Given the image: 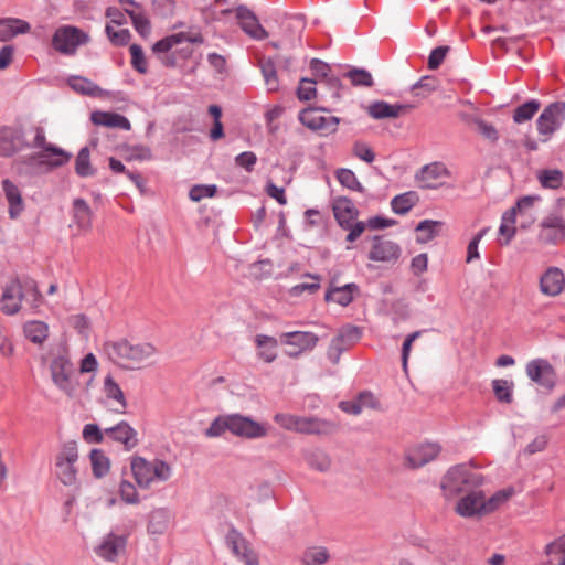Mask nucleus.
<instances>
[{"label":"nucleus","mask_w":565,"mask_h":565,"mask_svg":"<svg viewBox=\"0 0 565 565\" xmlns=\"http://www.w3.org/2000/svg\"><path fill=\"white\" fill-rule=\"evenodd\" d=\"M23 287L19 278L12 279L3 288L0 298V309L7 316H13L21 310L23 301Z\"/></svg>","instance_id":"nucleus-13"},{"label":"nucleus","mask_w":565,"mask_h":565,"mask_svg":"<svg viewBox=\"0 0 565 565\" xmlns=\"http://www.w3.org/2000/svg\"><path fill=\"white\" fill-rule=\"evenodd\" d=\"M2 192L8 202V214L11 220H17L25 209L20 188L10 179L1 181Z\"/></svg>","instance_id":"nucleus-19"},{"label":"nucleus","mask_w":565,"mask_h":565,"mask_svg":"<svg viewBox=\"0 0 565 565\" xmlns=\"http://www.w3.org/2000/svg\"><path fill=\"white\" fill-rule=\"evenodd\" d=\"M450 51V47L447 45L437 46L431 50L428 56V68L437 70L444 62L447 53Z\"/></svg>","instance_id":"nucleus-64"},{"label":"nucleus","mask_w":565,"mask_h":565,"mask_svg":"<svg viewBox=\"0 0 565 565\" xmlns=\"http://www.w3.org/2000/svg\"><path fill=\"white\" fill-rule=\"evenodd\" d=\"M23 333L34 344H42L49 337V326L39 320L26 321L23 326Z\"/></svg>","instance_id":"nucleus-37"},{"label":"nucleus","mask_w":565,"mask_h":565,"mask_svg":"<svg viewBox=\"0 0 565 565\" xmlns=\"http://www.w3.org/2000/svg\"><path fill=\"white\" fill-rule=\"evenodd\" d=\"M359 291L360 288L355 282H349L343 286H334L333 282H331L324 294V300L326 302H334L347 307L353 301Z\"/></svg>","instance_id":"nucleus-24"},{"label":"nucleus","mask_w":565,"mask_h":565,"mask_svg":"<svg viewBox=\"0 0 565 565\" xmlns=\"http://www.w3.org/2000/svg\"><path fill=\"white\" fill-rule=\"evenodd\" d=\"M335 178L339 183L351 191H356L360 193L365 192V188L358 180L355 173L351 169L340 168L335 171Z\"/></svg>","instance_id":"nucleus-44"},{"label":"nucleus","mask_w":565,"mask_h":565,"mask_svg":"<svg viewBox=\"0 0 565 565\" xmlns=\"http://www.w3.org/2000/svg\"><path fill=\"white\" fill-rule=\"evenodd\" d=\"M413 108L411 104H390L385 100H375L367 106V114L376 120L397 118L402 113Z\"/></svg>","instance_id":"nucleus-23"},{"label":"nucleus","mask_w":565,"mask_h":565,"mask_svg":"<svg viewBox=\"0 0 565 565\" xmlns=\"http://www.w3.org/2000/svg\"><path fill=\"white\" fill-rule=\"evenodd\" d=\"M131 65L140 74H146L148 71L147 62L142 47L139 44L130 46Z\"/></svg>","instance_id":"nucleus-56"},{"label":"nucleus","mask_w":565,"mask_h":565,"mask_svg":"<svg viewBox=\"0 0 565 565\" xmlns=\"http://www.w3.org/2000/svg\"><path fill=\"white\" fill-rule=\"evenodd\" d=\"M541 102L539 99H529L519 105L513 111V121L518 125L524 124L533 118L540 110Z\"/></svg>","instance_id":"nucleus-40"},{"label":"nucleus","mask_w":565,"mask_h":565,"mask_svg":"<svg viewBox=\"0 0 565 565\" xmlns=\"http://www.w3.org/2000/svg\"><path fill=\"white\" fill-rule=\"evenodd\" d=\"M203 41L204 39L200 33L190 34L186 32H179L157 41L152 46V51L154 53H168L174 45L184 42L191 44H202Z\"/></svg>","instance_id":"nucleus-26"},{"label":"nucleus","mask_w":565,"mask_h":565,"mask_svg":"<svg viewBox=\"0 0 565 565\" xmlns=\"http://www.w3.org/2000/svg\"><path fill=\"white\" fill-rule=\"evenodd\" d=\"M172 475L171 467L163 460L156 459L152 462V481H167Z\"/></svg>","instance_id":"nucleus-61"},{"label":"nucleus","mask_w":565,"mask_h":565,"mask_svg":"<svg viewBox=\"0 0 565 565\" xmlns=\"http://www.w3.org/2000/svg\"><path fill=\"white\" fill-rule=\"evenodd\" d=\"M324 108L308 107L298 115L299 121L312 131H320L323 135L333 134L338 129L340 118L335 116H322Z\"/></svg>","instance_id":"nucleus-7"},{"label":"nucleus","mask_w":565,"mask_h":565,"mask_svg":"<svg viewBox=\"0 0 565 565\" xmlns=\"http://www.w3.org/2000/svg\"><path fill=\"white\" fill-rule=\"evenodd\" d=\"M226 430L230 431L228 415L218 416L211 423L210 427L205 430V436L211 438L220 437Z\"/></svg>","instance_id":"nucleus-55"},{"label":"nucleus","mask_w":565,"mask_h":565,"mask_svg":"<svg viewBox=\"0 0 565 565\" xmlns=\"http://www.w3.org/2000/svg\"><path fill=\"white\" fill-rule=\"evenodd\" d=\"M78 460L77 443L68 440L63 444L56 457V477L64 486H73L77 480L75 463Z\"/></svg>","instance_id":"nucleus-5"},{"label":"nucleus","mask_w":565,"mask_h":565,"mask_svg":"<svg viewBox=\"0 0 565 565\" xmlns=\"http://www.w3.org/2000/svg\"><path fill=\"white\" fill-rule=\"evenodd\" d=\"M441 447L437 443H423L411 448L406 452V460L411 468L417 469L433 461L440 452Z\"/></svg>","instance_id":"nucleus-16"},{"label":"nucleus","mask_w":565,"mask_h":565,"mask_svg":"<svg viewBox=\"0 0 565 565\" xmlns=\"http://www.w3.org/2000/svg\"><path fill=\"white\" fill-rule=\"evenodd\" d=\"M90 119L95 125L98 126L120 128L127 131L131 129L129 119L126 116L117 113L97 110L92 113Z\"/></svg>","instance_id":"nucleus-30"},{"label":"nucleus","mask_w":565,"mask_h":565,"mask_svg":"<svg viewBox=\"0 0 565 565\" xmlns=\"http://www.w3.org/2000/svg\"><path fill=\"white\" fill-rule=\"evenodd\" d=\"M318 79L303 77L300 79L299 86L297 88V97L299 100H310L317 95V85Z\"/></svg>","instance_id":"nucleus-53"},{"label":"nucleus","mask_w":565,"mask_h":565,"mask_svg":"<svg viewBox=\"0 0 565 565\" xmlns=\"http://www.w3.org/2000/svg\"><path fill=\"white\" fill-rule=\"evenodd\" d=\"M526 375L536 384L553 388L555 385V372L552 364L545 359H534L526 364Z\"/></svg>","instance_id":"nucleus-14"},{"label":"nucleus","mask_w":565,"mask_h":565,"mask_svg":"<svg viewBox=\"0 0 565 565\" xmlns=\"http://www.w3.org/2000/svg\"><path fill=\"white\" fill-rule=\"evenodd\" d=\"M260 72L268 90L276 92L279 88V82L274 61L271 58L262 61Z\"/></svg>","instance_id":"nucleus-48"},{"label":"nucleus","mask_w":565,"mask_h":565,"mask_svg":"<svg viewBox=\"0 0 565 565\" xmlns=\"http://www.w3.org/2000/svg\"><path fill=\"white\" fill-rule=\"evenodd\" d=\"M306 461L311 468L320 472H326L331 467V459L322 449H313L308 451L306 454Z\"/></svg>","instance_id":"nucleus-46"},{"label":"nucleus","mask_w":565,"mask_h":565,"mask_svg":"<svg viewBox=\"0 0 565 565\" xmlns=\"http://www.w3.org/2000/svg\"><path fill=\"white\" fill-rule=\"evenodd\" d=\"M126 543L125 536L110 533L96 548V553L102 558L113 562L117 558L118 554L125 550Z\"/></svg>","instance_id":"nucleus-29"},{"label":"nucleus","mask_w":565,"mask_h":565,"mask_svg":"<svg viewBox=\"0 0 565 565\" xmlns=\"http://www.w3.org/2000/svg\"><path fill=\"white\" fill-rule=\"evenodd\" d=\"M565 122V102L557 100L544 107L536 119V130L542 141H548Z\"/></svg>","instance_id":"nucleus-4"},{"label":"nucleus","mask_w":565,"mask_h":565,"mask_svg":"<svg viewBox=\"0 0 565 565\" xmlns=\"http://www.w3.org/2000/svg\"><path fill=\"white\" fill-rule=\"evenodd\" d=\"M31 30L28 21L19 18L0 19V42H8L19 34H26Z\"/></svg>","instance_id":"nucleus-28"},{"label":"nucleus","mask_w":565,"mask_h":565,"mask_svg":"<svg viewBox=\"0 0 565 565\" xmlns=\"http://www.w3.org/2000/svg\"><path fill=\"white\" fill-rule=\"evenodd\" d=\"M236 19L239 22L242 30L255 40H264L268 36L267 31L259 23L255 12L244 4H241L235 10Z\"/></svg>","instance_id":"nucleus-17"},{"label":"nucleus","mask_w":565,"mask_h":565,"mask_svg":"<svg viewBox=\"0 0 565 565\" xmlns=\"http://www.w3.org/2000/svg\"><path fill=\"white\" fill-rule=\"evenodd\" d=\"M487 501L481 490L473 489L462 497L456 507V511L463 518H471L476 514L489 513Z\"/></svg>","instance_id":"nucleus-15"},{"label":"nucleus","mask_w":565,"mask_h":565,"mask_svg":"<svg viewBox=\"0 0 565 565\" xmlns=\"http://www.w3.org/2000/svg\"><path fill=\"white\" fill-rule=\"evenodd\" d=\"M89 41L87 33L72 25H63L55 30L52 38L53 47L64 54L73 55L78 46Z\"/></svg>","instance_id":"nucleus-6"},{"label":"nucleus","mask_w":565,"mask_h":565,"mask_svg":"<svg viewBox=\"0 0 565 565\" xmlns=\"http://www.w3.org/2000/svg\"><path fill=\"white\" fill-rule=\"evenodd\" d=\"M483 481L481 473L473 471L469 465L459 463L446 472L441 481V490L446 497H452L478 489Z\"/></svg>","instance_id":"nucleus-1"},{"label":"nucleus","mask_w":565,"mask_h":565,"mask_svg":"<svg viewBox=\"0 0 565 565\" xmlns=\"http://www.w3.org/2000/svg\"><path fill=\"white\" fill-rule=\"evenodd\" d=\"M131 472L140 488H148L152 482V462L143 457L136 456L131 459Z\"/></svg>","instance_id":"nucleus-31"},{"label":"nucleus","mask_w":565,"mask_h":565,"mask_svg":"<svg viewBox=\"0 0 565 565\" xmlns=\"http://www.w3.org/2000/svg\"><path fill=\"white\" fill-rule=\"evenodd\" d=\"M362 335V330L358 326L345 324L340 330L337 337H334L342 344L348 345V349L356 343Z\"/></svg>","instance_id":"nucleus-51"},{"label":"nucleus","mask_w":565,"mask_h":565,"mask_svg":"<svg viewBox=\"0 0 565 565\" xmlns=\"http://www.w3.org/2000/svg\"><path fill=\"white\" fill-rule=\"evenodd\" d=\"M23 287V300L30 306L32 312H38L43 303V296L39 290L38 282L29 277L21 279Z\"/></svg>","instance_id":"nucleus-33"},{"label":"nucleus","mask_w":565,"mask_h":565,"mask_svg":"<svg viewBox=\"0 0 565 565\" xmlns=\"http://www.w3.org/2000/svg\"><path fill=\"white\" fill-rule=\"evenodd\" d=\"M92 470L95 478L105 477L110 469V459L102 449H93L89 454Z\"/></svg>","instance_id":"nucleus-43"},{"label":"nucleus","mask_w":565,"mask_h":565,"mask_svg":"<svg viewBox=\"0 0 565 565\" xmlns=\"http://www.w3.org/2000/svg\"><path fill=\"white\" fill-rule=\"evenodd\" d=\"M417 194L413 191H408L395 195L391 201V207L395 214L404 215L412 210V207L417 203Z\"/></svg>","instance_id":"nucleus-42"},{"label":"nucleus","mask_w":565,"mask_h":565,"mask_svg":"<svg viewBox=\"0 0 565 565\" xmlns=\"http://www.w3.org/2000/svg\"><path fill=\"white\" fill-rule=\"evenodd\" d=\"M448 175L447 168L439 163L434 162L430 164H426L416 173V180L423 182V188L425 189H436L437 184L431 183L430 180H437L441 177Z\"/></svg>","instance_id":"nucleus-32"},{"label":"nucleus","mask_w":565,"mask_h":565,"mask_svg":"<svg viewBox=\"0 0 565 565\" xmlns=\"http://www.w3.org/2000/svg\"><path fill=\"white\" fill-rule=\"evenodd\" d=\"M306 276L311 277L316 281L315 282H301V284L295 285L290 289L291 296L299 297L305 291H308L309 294H315L316 291H318L320 289V282H319L320 276L319 275L307 274Z\"/></svg>","instance_id":"nucleus-57"},{"label":"nucleus","mask_w":565,"mask_h":565,"mask_svg":"<svg viewBox=\"0 0 565 565\" xmlns=\"http://www.w3.org/2000/svg\"><path fill=\"white\" fill-rule=\"evenodd\" d=\"M344 76L351 81L353 86L371 87L374 83L372 74L365 68L352 67L344 73Z\"/></svg>","instance_id":"nucleus-50"},{"label":"nucleus","mask_w":565,"mask_h":565,"mask_svg":"<svg viewBox=\"0 0 565 565\" xmlns=\"http://www.w3.org/2000/svg\"><path fill=\"white\" fill-rule=\"evenodd\" d=\"M492 390L494 392V395L497 399L501 403L510 404L513 399L512 393H513V382L503 380V379H497L492 381Z\"/></svg>","instance_id":"nucleus-49"},{"label":"nucleus","mask_w":565,"mask_h":565,"mask_svg":"<svg viewBox=\"0 0 565 565\" xmlns=\"http://www.w3.org/2000/svg\"><path fill=\"white\" fill-rule=\"evenodd\" d=\"M565 287L564 273L558 267H550L540 278V290L543 295L558 296Z\"/></svg>","instance_id":"nucleus-22"},{"label":"nucleus","mask_w":565,"mask_h":565,"mask_svg":"<svg viewBox=\"0 0 565 565\" xmlns=\"http://www.w3.org/2000/svg\"><path fill=\"white\" fill-rule=\"evenodd\" d=\"M50 369L54 384L68 396H73L76 387L71 380V362L66 358L58 355L52 360Z\"/></svg>","instance_id":"nucleus-12"},{"label":"nucleus","mask_w":565,"mask_h":565,"mask_svg":"<svg viewBox=\"0 0 565 565\" xmlns=\"http://www.w3.org/2000/svg\"><path fill=\"white\" fill-rule=\"evenodd\" d=\"M513 493V488H505L497 491L490 499L487 500V509L490 510V512L494 511L500 507V504L510 499Z\"/></svg>","instance_id":"nucleus-63"},{"label":"nucleus","mask_w":565,"mask_h":565,"mask_svg":"<svg viewBox=\"0 0 565 565\" xmlns=\"http://www.w3.org/2000/svg\"><path fill=\"white\" fill-rule=\"evenodd\" d=\"M126 13L130 17L135 30L143 38L148 36L151 32V24L148 18L135 10L125 9Z\"/></svg>","instance_id":"nucleus-52"},{"label":"nucleus","mask_w":565,"mask_h":565,"mask_svg":"<svg viewBox=\"0 0 565 565\" xmlns=\"http://www.w3.org/2000/svg\"><path fill=\"white\" fill-rule=\"evenodd\" d=\"M401 255V247L392 241H385L382 236L373 237V246L369 253V259L374 262L396 260Z\"/></svg>","instance_id":"nucleus-20"},{"label":"nucleus","mask_w":565,"mask_h":565,"mask_svg":"<svg viewBox=\"0 0 565 565\" xmlns=\"http://www.w3.org/2000/svg\"><path fill=\"white\" fill-rule=\"evenodd\" d=\"M105 31L110 42L118 46L128 44L131 36L128 29L115 30L113 26L106 25Z\"/></svg>","instance_id":"nucleus-58"},{"label":"nucleus","mask_w":565,"mask_h":565,"mask_svg":"<svg viewBox=\"0 0 565 565\" xmlns=\"http://www.w3.org/2000/svg\"><path fill=\"white\" fill-rule=\"evenodd\" d=\"M105 435L113 441L124 445L126 450H131L138 445V434L126 420H120L115 426L105 428Z\"/></svg>","instance_id":"nucleus-18"},{"label":"nucleus","mask_w":565,"mask_h":565,"mask_svg":"<svg viewBox=\"0 0 565 565\" xmlns=\"http://www.w3.org/2000/svg\"><path fill=\"white\" fill-rule=\"evenodd\" d=\"M230 431L241 438L258 439L268 435V426L266 424L254 420L249 416L241 414H228Z\"/></svg>","instance_id":"nucleus-8"},{"label":"nucleus","mask_w":565,"mask_h":565,"mask_svg":"<svg viewBox=\"0 0 565 565\" xmlns=\"http://www.w3.org/2000/svg\"><path fill=\"white\" fill-rule=\"evenodd\" d=\"M75 172L82 178L92 177L96 173V169L90 164V153L88 147H83L75 160Z\"/></svg>","instance_id":"nucleus-45"},{"label":"nucleus","mask_w":565,"mask_h":565,"mask_svg":"<svg viewBox=\"0 0 565 565\" xmlns=\"http://www.w3.org/2000/svg\"><path fill=\"white\" fill-rule=\"evenodd\" d=\"M334 218L341 228H348L350 223L356 221L359 211L348 196H339L332 201Z\"/></svg>","instance_id":"nucleus-21"},{"label":"nucleus","mask_w":565,"mask_h":565,"mask_svg":"<svg viewBox=\"0 0 565 565\" xmlns=\"http://www.w3.org/2000/svg\"><path fill=\"white\" fill-rule=\"evenodd\" d=\"M473 122L477 125L479 132L486 139L490 140L491 142H495L499 140V132L492 124H490L481 118H475Z\"/></svg>","instance_id":"nucleus-62"},{"label":"nucleus","mask_w":565,"mask_h":565,"mask_svg":"<svg viewBox=\"0 0 565 565\" xmlns=\"http://www.w3.org/2000/svg\"><path fill=\"white\" fill-rule=\"evenodd\" d=\"M104 392L109 399L118 403L119 407L115 408L118 414H125L127 401L120 386L115 382L111 375H107L104 381Z\"/></svg>","instance_id":"nucleus-38"},{"label":"nucleus","mask_w":565,"mask_h":565,"mask_svg":"<svg viewBox=\"0 0 565 565\" xmlns=\"http://www.w3.org/2000/svg\"><path fill=\"white\" fill-rule=\"evenodd\" d=\"M119 493L121 500L128 504H137L139 502V495L135 486L127 480L120 482Z\"/></svg>","instance_id":"nucleus-59"},{"label":"nucleus","mask_w":565,"mask_h":565,"mask_svg":"<svg viewBox=\"0 0 565 565\" xmlns=\"http://www.w3.org/2000/svg\"><path fill=\"white\" fill-rule=\"evenodd\" d=\"M105 349L110 360L115 363L121 364L127 362L125 364L126 367H134L135 364L143 362L156 352L151 343L132 344L127 340L107 343Z\"/></svg>","instance_id":"nucleus-2"},{"label":"nucleus","mask_w":565,"mask_h":565,"mask_svg":"<svg viewBox=\"0 0 565 565\" xmlns=\"http://www.w3.org/2000/svg\"><path fill=\"white\" fill-rule=\"evenodd\" d=\"M30 147L42 149L41 152L33 153L31 159L45 161L50 169L65 166L72 158V153L46 142L45 131L42 127L35 128L33 143Z\"/></svg>","instance_id":"nucleus-3"},{"label":"nucleus","mask_w":565,"mask_h":565,"mask_svg":"<svg viewBox=\"0 0 565 565\" xmlns=\"http://www.w3.org/2000/svg\"><path fill=\"white\" fill-rule=\"evenodd\" d=\"M330 559V553L324 546H309L300 557L301 565H323Z\"/></svg>","instance_id":"nucleus-39"},{"label":"nucleus","mask_w":565,"mask_h":565,"mask_svg":"<svg viewBox=\"0 0 565 565\" xmlns=\"http://www.w3.org/2000/svg\"><path fill=\"white\" fill-rule=\"evenodd\" d=\"M563 172L558 169H544L537 174L541 185L545 189L556 190L562 186Z\"/></svg>","instance_id":"nucleus-47"},{"label":"nucleus","mask_w":565,"mask_h":565,"mask_svg":"<svg viewBox=\"0 0 565 565\" xmlns=\"http://www.w3.org/2000/svg\"><path fill=\"white\" fill-rule=\"evenodd\" d=\"M280 340L282 344L295 348L292 351H287V355L298 358L303 351L312 350L319 338L310 331H290L282 333Z\"/></svg>","instance_id":"nucleus-10"},{"label":"nucleus","mask_w":565,"mask_h":565,"mask_svg":"<svg viewBox=\"0 0 565 565\" xmlns=\"http://www.w3.org/2000/svg\"><path fill=\"white\" fill-rule=\"evenodd\" d=\"M541 226L543 230H551L553 233L545 238L548 243H556L565 237V221L558 214H550L543 218Z\"/></svg>","instance_id":"nucleus-36"},{"label":"nucleus","mask_w":565,"mask_h":565,"mask_svg":"<svg viewBox=\"0 0 565 565\" xmlns=\"http://www.w3.org/2000/svg\"><path fill=\"white\" fill-rule=\"evenodd\" d=\"M217 191L215 184H196L189 191V198L193 202H199L205 198H213Z\"/></svg>","instance_id":"nucleus-54"},{"label":"nucleus","mask_w":565,"mask_h":565,"mask_svg":"<svg viewBox=\"0 0 565 565\" xmlns=\"http://www.w3.org/2000/svg\"><path fill=\"white\" fill-rule=\"evenodd\" d=\"M29 147L21 128L3 126L0 128V157L9 158Z\"/></svg>","instance_id":"nucleus-9"},{"label":"nucleus","mask_w":565,"mask_h":565,"mask_svg":"<svg viewBox=\"0 0 565 565\" xmlns=\"http://www.w3.org/2000/svg\"><path fill=\"white\" fill-rule=\"evenodd\" d=\"M255 342H256V345L259 349H262L258 352L259 359H262L266 363H271L277 356L276 351H275V349L278 344L277 340L269 335L257 334Z\"/></svg>","instance_id":"nucleus-41"},{"label":"nucleus","mask_w":565,"mask_h":565,"mask_svg":"<svg viewBox=\"0 0 565 565\" xmlns=\"http://www.w3.org/2000/svg\"><path fill=\"white\" fill-rule=\"evenodd\" d=\"M73 218L76 225L82 230H88L92 226L93 212L87 202L82 198L73 200Z\"/></svg>","instance_id":"nucleus-34"},{"label":"nucleus","mask_w":565,"mask_h":565,"mask_svg":"<svg viewBox=\"0 0 565 565\" xmlns=\"http://www.w3.org/2000/svg\"><path fill=\"white\" fill-rule=\"evenodd\" d=\"M335 428L337 425L333 422L313 416H300L297 433L305 435H329Z\"/></svg>","instance_id":"nucleus-25"},{"label":"nucleus","mask_w":565,"mask_h":565,"mask_svg":"<svg viewBox=\"0 0 565 565\" xmlns=\"http://www.w3.org/2000/svg\"><path fill=\"white\" fill-rule=\"evenodd\" d=\"M225 541L233 554H235L245 565L259 564L257 554L249 547L243 534L234 526H232L227 532Z\"/></svg>","instance_id":"nucleus-11"},{"label":"nucleus","mask_w":565,"mask_h":565,"mask_svg":"<svg viewBox=\"0 0 565 565\" xmlns=\"http://www.w3.org/2000/svg\"><path fill=\"white\" fill-rule=\"evenodd\" d=\"M82 435L85 441L89 444H100L104 440L105 430L102 431L97 424H86Z\"/></svg>","instance_id":"nucleus-60"},{"label":"nucleus","mask_w":565,"mask_h":565,"mask_svg":"<svg viewBox=\"0 0 565 565\" xmlns=\"http://www.w3.org/2000/svg\"><path fill=\"white\" fill-rule=\"evenodd\" d=\"M444 226L441 221L423 220L420 221L415 231L417 233V243L425 244L437 237Z\"/></svg>","instance_id":"nucleus-35"},{"label":"nucleus","mask_w":565,"mask_h":565,"mask_svg":"<svg viewBox=\"0 0 565 565\" xmlns=\"http://www.w3.org/2000/svg\"><path fill=\"white\" fill-rule=\"evenodd\" d=\"M67 84L74 92L83 96L104 97L110 94V92L100 88L93 81L81 75L70 76L67 79Z\"/></svg>","instance_id":"nucleus-27"}]
</instances>
